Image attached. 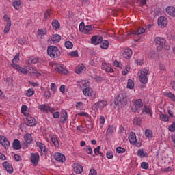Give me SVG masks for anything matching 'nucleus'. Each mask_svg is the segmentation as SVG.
Segmentation results:
<instances>
[{
  "instance_id": "57",
  "label": "nucleus",
  "mask_w": 175,
  "mask_h": 175,
  "mask_svg": "<svg viewBox=\"0 0 175 175\" xmlns=\"http://www.w3.org/2000/svg\"><path fill=\"white\" fill-rule=\"evenodd\" d=\"M37 33H38V35H40L41 36H43V35H46V33H47V31H43V29H39Z\"/></svg>"
},
{
  "instance_id": "20",
  "label": "nucleus",
  "mask_w": 175,
  "mask_h": 175,
  "mask_svg": "<svg viewBox=\"0 0 175 175\" xmlns=\"http://www.w3.org/2000/svg\"><path fill=\"white\" fill-rule=\"evenodd\" d=\"M12 148H14V150H20V148H21L20 140L14 139L12 144Z\"/></svg>"
},
{
  "instance_id": "55",
  "label": "nucleus",
  "mask_w": 175,
  "mask_h": 175,
  "mask_svg": "<svg viewBox=\"0 0 175 175\" xmlns=\"http://www.w3.org/2000/svg\"><path fill=\"white\" fill-rule=\"evenodd\" d=\"M134 124H135V125H140L142 124V120H140V118H135Z\"/></svg>"
},
{
  "instance_id": "37",
  "label": "nucleus",
  "mask_w": 175,
  "mask_h": 175,
  "mask_svg": "<svg viewBox=\"0 0 175 175\" xmlns=\"http://www.w3.org/2000/svg\"><path fill=\"white\" fill-rule=\"evenodd\" d=\"M10 27H12V23H7V25L4 29V33H8V32L10 31Z\"/></svg>"
},
{
  "instance_id": "6",
  "label": "nucleus",
  "mask_w": 175,
  "mask_h": 175,
  "mask_svg": "<svg viewBox=\"0 0 175 175\" xmlns=\"http://www.w3.org/2000/svg\"><path fill=\"white\" fill-rule=\"evenodd\" d=\"M0 144L6 149L10 146V142L6 137L0 135Z\"/></svg>"
},
{
  "instance_id": "63",
  "label": "nucleus",
  "mask_w": 175,
  "mask_h": 175,
  "mask_svg": "<svg viewBox=\"0 0 175 175\" xmlns=\"http://www.w3.org/2000/svg\"><path fill=\"white\" fill-rule=\"evenodd\" d=\"M60 113L59 111L54 112L53 114V118H59Z\"/></svg>"
},
{
  "instance_id": "1",
  "label": "nucleus",
  "mask_w": 175,
  "mask_h": 175,
  "mask_svg": "<svg viewBox=\"0 0 175 175\" xmlns=\"http://www.w3.org/2000/svg\"><path fill=\"white\" fill-rule=\"evenodd\" d=\"M114 103L118 107H124L128 103V96L125 92L120 93L114 100Z\"/></svg>"
},
{
  "instance_id": "39",
  "label": "nucleus",
  "mask_w": 175,
  "mask_h": 175,
  "mask_svg": "<svg viewBox=\"0 0 175 175\" xmlns=\"http://www.w3.org/2000/svg\"><path fill=\"white\" fill-rule=\"evenodd\" d=\"M107 101L106 100H102V101H98V106L100 109H103L105 106H107Z\"/></svg>"
},
{
  "instance_id": "4",
  "label": "nucleus",
  "mask_w": 175,
  "mask_h": 175,
  "mask_svg": "<svg viewBox=\"0 0 175 175\" xmlns=\"http://www.w3.org/2000/svg\"><path fill=\"white\" fill-rule=\"evenodd\" d=\"M83 94L85 96H92V99H95L96 97L95 96V92L92 91V89L90 88H86L83 90Z\"/></svg>"
},
{
  "instance_id": "31",
  "label": "nucleus",
  "mask_w": 175,
  "mask_h": 175,
  "mask_svg": "<svg viewBox=\"0 0 175 175\" xmlns=\"http://www.w3.org/2000/svg\"><path fill=\"white\" fill-rule=\"evenodd\" d=\"M152 131L150 129H146L145 131V136L148 137V139H152Z\"/></svg>"
},
{
  "instance_id": "28",
  "label": "nucleus",
  "mask_w": 175,
  "mask_h": 175,
  "mask_svg": "<svg viewBox=\"0 0 175 175\" xmlns=\"http://www.w3.org/2000/svg\"><path fill=\"white\" fill-rule=\"evenodd\" d=\"M164 96H167V98H170L171 100H173V102H174L175 100V95L173 94L172 92H165L163 93Z\"/></svg>"
},
{
  "instance_id": "35",
  "label": "nucleus",
  "mask_w": 175,
  "mask_h": 175,
  "mask_svg": "<svg viewBox=\"0 0 175 175\" xmlns=\"http://www.w3.org/2000/svg\"><path fill=\"white\" fill-rule=\"evenodd\" d=\"M125 151H126V150L121 146L116 148V152H118V154H124Z\"/></svg>"
},
{
  "instance_id": "12",
  "label": "nucleus",
  "mask_w": 175,
  "mask_h": 175,
  "mask_svg": "<svg viewBox=\"0 0 175 175\" xmlns=\"http://www.w3.org/2000/svg\"><path fill=\"white\" fill-rule=\"evenodd\" d=\"M61 122L62 124H65L66 121H68V112H66V110L63 109L62 110V113H61Z\"/></svg>"
},
{
  "instance_id": "38",
  "label": "nucleus",
  "mask_w": 175,
  "mask_h": 175,
  "mask_svg": "<svg viewBox=\"0 0 175 175\" xmlns=\"http://www.w3.org/2000/svg\"><path fill=\"white\" fill-rule=\"evenodd\" d=\"M65 47L68 49H73V44L70 41H66L65 42Z\"/></svg>"
},
{
  "instance_id": "9",
  "label": "nucleus",
  "mask_w": 175,
  "mask_h": 175,
  "mask_svg": "<svg viewBox=\"0 0 175 175\" xmlns=\"http://www.w3.org/2000/svg\"><path fill=\"white\" fill-rule=\"evenodd\" d=\"M129 140L131 144L135 146L137 143V139H136V133L131 132L129 136Z\"/></svg>"
},
{
  "instance_id": "25",
  "label": "nucleus",
  "mask_w": 175,
  "mask_h": 175,
  "mask_svg": "<svg viewBox=\"0 0 175 175\" xmlns=\"http://www.w3.org/2000/svg\"><path fill=\"white\" fill-rule=\"evenodd\" d=\"M94 154L93 157H96V155H100V157H103V153L100 152V146H98L94 149Z\"/></svg>"
},
{
  "instance_id": "64",
  "label": "nucleus",
  "mask_w": 175,
  "mask_h": 175,
  "mask_svg": "<svg viewBox=\"0 0 175 175\" xmlns=\"http://www.w3.org/2000/svg\"><path fill=\"white\" fill-rule=\"evenodd\" d=\"M4 20H5V21L7 23H12V21L10 20V18H9V16L5 14L3 16Z\"/></svg>"
},
{
  "instance_id": "60",
  "label": "nucleus",
  "mask_w": 175,
  "mask_h": 175,
  "mask_svg": "<svg viewBox=\"0 0 175 175\" xmlns=\"http://www.w3.org/2000/svg\"><path fill=\"white\" fill-rule=\"evenodd\" d=\"M11 66H12L13 68H14V69H16L17 70L20 69V65L16 64V62H12Z\"/></svg>"
},
{
  "instance_id": "27",
  "label": "nucleus",
  "mask_w": 175,
  "mask_h": 175,
  "mask_svg": "<svg viewBox=\"0 0 175 175\" xmlns=\"http://www.w3.org/2000/svg\"><path fill=\"white\" fill-rule=\"evenodd\" d=\"M83 70H85V67L83 66V64L82 66L78 65L75 68V72L77 73L78 75H79V73H81Z\"/></svg>"
},
{
  "instance_id": "11",
  "label": "nucleus",
  "mask_w": 175,
  "mask_h": 175,
  "mask_svg": "<svg viewBox=\"0 0 175 175\" xmlns=\"http://www.w3.org/2000/svg\"><path fill=\"white\" fill-rule=\"evenodd\" d=\"M3 166L7 170L8 173L12 174L13 173V166L10 165V164L8 161H4L3 163Z\"/></svg>"
},
{
  "instance_id": "48",
  "label": "nucleus",
  "mask_w": 175,
  "mask_h": 175,
  "mask_svg": "<svg viewBox=\"0 0 175 175\" xmlns=\"http://www.w3.org/2000/svg\"><path fill=\"white\" fill-rule=\"evenodd\" d=\"M137 32L138 35H142V33H144V32H146V29H144L143 27H139L137 30Z\"/></svg>"
},
{
  "instance_id": "5",
  "label": "nucleus",
  "mask_w": 175,
  "mask_h": 175,
  "mask_svg": "<svg viewBox=\"0 0 175 175\" xmlns=\"http://www.w3.org/2000/svg\"><path fill=\"white\" fill-rule=\"evenodd\" d=\"M143 107V101L142 99H138L135 101V105L132 107L131 110L133 113H136L139 109H142Z\"/></svg>"
},
{
  "instance_id": "47",
  "label": "nucleus",
  "mask_w": 175,
  "mask_h": 175,
  "mask_svg": "<svg viewBox=\"0 0 175 175\" xmlns=\"http://www.w3.org/2000/svg\"><path fill=\"white\" fill-rule=\"evenodd\" d=\"M68 55H70L71 57H79V53L77 51H74L68 53Z\"/></svg>"
},
{
  "instance_id": "10",
  "label": "nucleus",
  "mask_w": 175,
  "mask_h": 175,
  "mask_svg": "<svg viewBox=\"0 0 175 175\" xmlns=\"http://www.w3.org/2000/svg\"><path fill=\"white\" fill-rule=\"evenodd\" d=\"M31 162L33 165H37L39 162V153H32L31 155Z\"/></svg>"
},
{
  "instance_id": "19",
  "label": "nucleus",
  "mask_w": 175,
  "mask_h": 175,
  "mask_svg": "<svg viewBox=\"0 0 175 175\" xmlns=\"http://www.w3.org/2000/svg\"><path fill=\"white\" fill-rule=\"evenodd\" d=\"M55 70L56 72H58V73H63V75H68V72L66 70L65 68L62 66H59V67H56L55 68Z\"/></svg>"
},
{
  "instance_id": "15",
  "label": "nucleus",
  "mask_w": 175,
  "mask_h": 175,
  "mask_svg": "<svg viewBox=\"0 0 175 175\" xmlns=\"http://www.w3.org/2000/svg\"><path fill=\"white\" fill-rule=\"evenodd\" d=\"M166 12L171 17H175V8L173 6H168L166 8Z\"/></svg>"
},
{
  "instance_id": "18",
  "label": "nucleus",
  "mask_w": 175,
  "mask_h": 175,
  "mask_svg": "<svg viewBox=\"0 0 175 175\" xmlns=\"http://www.w3.org/2000/svg\"><path fill=\"white\" fill-rule=\"evenodd\" d=\"M24 140L25 142H27L28 144H31L33 142V139H32V135L30 133L25 134L24 135Z\"/></svg>"
},
{
  "instance_id": "52",
  "label": "nucleus",
  "mask_w": 175,
  "mask_h": 175,
  "mask_svg": "<svg viewBox=\"0 0 175 175\" xmlns=\"http://www.w3.org/2000/svg\"><path fill=\"white\" fill-rule=\"evenodd\" d=\"M141 167L142 169H145L146 170H147V169H148V163H147L146 162H142L141 163Z\"/></svg>"
},
{
  "instance_id": "30",
  "label": "nucleus",
  "mask_w": 175,
  "mask_h": 175,
  "mask_svg": "<svg viewBox=\"0 0 175 175\" xmlns=\"http://www.w3.org/2000/svg\"><path fill=\"white\" fill-rule=\"evenodd\" d=\"M38 109L42 111H49V109H50V106L46 105V104H42L39 106Z\"/></svg>"
},
{
  "instance_id": "59",
  "label": "nucleus",
  "mask_w": 175,
  "mask_h": 175,
  "mask_svg": "<svg viewBox=\"0 0 175 175\" xmlns=\"http://www.w3.org/2000/svg\"><path fill=\"white\" fill-rule=\"evenodd\" d=\"M40 150H41V154H46V146H44V144H42V147H40Z\"/></svg>"
},
{
  "instance_id": "42",
  "label": "nucleus",
  "mask_w": 175,
  "mask_h": 175,
  "mask_svg": "<svg viewBox=\"0 0 175 175\" xmlns=\"http://www.w3.org/2000/svg\"><path fill=\"white\" fill-rule=\"evenodd\" d=\"M50 14H51V10H48L44 13V18L45 20H49L50 19Z\"/></svg>"
},
{
  "instance_id": "32",
  "label": "nucleus",
  "mask_w": 175,
  "mask_h": 175,
  "mask_svg": "<svg viewBox=\"0 0 175 175\" xmlns=\"http://www.w3.org/2000/svg\"><path fill=\"white\" fill-rule=\"evenodd\" d=\"M92 29H94V26H92V25H87L85 27L83 32L88 34V32H90V31H92Z\"/></svg>"
},
{
  "instance_id": "49",
  "label": "nucleus",
  "mask_w": 175,
  "mask_h": 175,
  "mask_svg": "<svg viewBox=\"0 0 175 175\" xmlns=\"http://www.w3.org/2000/svg\"><path fill=\"white\" fill-rule=\"evenodd\" d=\"M85 28V25L84 24V22H81L79 25V31H81V32L84 31V29Z\"/></svg>"
},
{
  "instance_id": "50",
  "label": "nucleus",
  "mask_w": 175,
  "mask_h": 175,
  "mask_svg": "<svg viewBox=\"0 0 175 175\" xmlns=\"http://www.w3.org/2000/svg\"><path fill=\"white\" fill-rule=\"evenodd\" d=\"M51 90L53 91V92L55 93L57 91V85H55L54 83H52L51 84Z\"/></svg>"
},
{
  "instance_id": "36",
  "label": "nucleus",
  "mask_w": 175,
  "mask_h": 175,
  "mask_svg": "<svg viewBox=\"0 0 175 175\" xmlns=\"http://www.w3.org/2000/svg\"><path fill=\"white\" fill-rule=\"evenodd\" d=\"M113 133H114V126H109L107 130V135H111Z\"/></svg>"
},
{
  "instance_id": "34",
  "label": "nucleus",
  "mask_w": 175,
  "mask_h": 175,
  "mask_svg": "<svg viewBox=\"0 0 175 175\" xmlns=\"http://www.w3.org/2000/svg\"><path fill=\"white\" fill-rule=\"evenodd\" d=\"M53 144H54L55 147H59V142H58V139H57V137H52L51 139Z\"/></svg>"
},
{
  "instance_id": "21",
  "label": "nucleus",
  "mask_w": 175,
  "mask_h": 175,
  "mask_svg": "<svg viewBox=\"0 0 175 175\" xmlns=\"http://www.w3.org/2000/svg\"><path fill=\"white\" fill-rule=\"evenodd\" d=\"M52 27L55 31H57V29H59L61 24H59L58 20L55 19L52 21Z\"/></svg>"
},
{
  "instance_id": "56",
  "label": "nucleus",
  "mask_w": 175,
  "mask_h": 175,
  "mask_svg": "<svg viewBox=\"0 0 175 175\" xmlns=\"http://www.w3.org/2000/svg\"><path fill=\"white\" fill-rule=\"evenodd\" d=\"M51 96V94L50 93V91L47 90L44 93V98H46V99H49L50 96Z\"/></svg>"
},
{
  "instance_id": "23",
  "label": "nucleus",
  "mask_w": 175,
  "mask_h": 175,
  "mask_svg": "<svg viewBox=\"0 0 175 175\" xmlns=\"http://www.w3.org/2000/svg\"><path fill=\"white\" fill-rule=\"evenodd\" d=\"M74 170L77 174H80L83 173V166L81 165L77 164L76 167H74Z\"/></svg>"
},
{
  "instance_id": "22",
  "label": "nucleus",
  "mask_w": 175,
  "mask_h": 175,
  "mask_svg": "<svg viewBox=\"0 0 175 175\" xmlns=\"http://www.w3.org/2000/svg\"><path fill=\"white\" fill-rule=\"evenodd\" d=\"M137 155L138 157H140V158H147L148 157V153L144 152L143 149H139L137 151Z\"/></svg>"
},
{
  "instance_id": "33",
  "label": "nucleus",
  "mask_w": 175,
  "mask_h": 175,
  "mask_svg": "<svg viewBox=\"0 0 175 175\" xmlns=\"http://www.w3.org/2000/svg\"><path fill=\"white\" fill-rule=\"evenodd\" d=\"M160 120L161 121H164V122L169 121V120H170V117H169V116L166 114H161Z\"/></svg>"
},
{
  "instance_id": "43",
  "label": "nucleus",
  "mask_w": 175,
  "mask_h": 175,
  "mask_svg": "<svg viewBox=\"0 0 175 175\" xmlns=\"http://www.w3.org/2000/svg\"><path fill=\"white\" fill-rule=\"evenodd\" d=\"M39 59L36 57L30 58L28 59V64H38V61Z\"/></svg>"
},
{
  "instance_id": "26",
  "label": "nucleus",
  "mask_w": 175,
  "mask_h": 175,
  "mask_svg": "<svg viewBox=\"0 0 175 175\" xmlns=\"http://www.w3.org/2000/svg\"><path fill=\"white\" fill-rule=\"evenodd\" d=\"M100 43L101 49H103L104 50H107V49H109V41L105 40Z\"/></svg>"
},
{
  "instance_id": "2",
  "label": "nucleus",
  "mask_w": 175,
  "mask_h": 175,
  "mask_svg": "<svg viewBox=\"0 0 175 175\" xmlns=\"http://www.w3.org/2000/svg\"><path fill=\"white\" fill-rule=\"evenodd\" d=\"M48 55L51 58H58L61 55V52L58 50V47L50 46L47 49Z\"/></svg>"
},
{
  "instance_id": "46",
  "label": "nucleus",
  "mask_w": 175,
  "mask_h": 175,
  "mask_svg": "<svg viewBox=\"0 0 175 175\" xmlns=\"http://www.w3.org/2000/svg\"><path fill=\"white\" fill-rule=\"evenodd\" d=\"M19 57H20V53H16L14 59H12V62H18V61L20 60Z\"/></svg>"
},
{
  "instance_id": "53",
  "label": "nucleus",
  "mask_w": 175,
  "mask_h": 175,
  "mask_svg": "<svg viewBox=\"0 0 175 175\" xmlns=\"http://www.w3.org/2000/svg\"><path fill=\"white\" fill-rule=\"evenodd\" d=\"M14 159H15V161H16L17 162H20V161H22L23 159L21 158V156L18 155V154H14Z\"/></svg>"
},
{
  "instance_id": "58",
  "label": "nucleus",
  "mask_w": 175,
  "mask_h": 175,
  "mask_svg": "<svg viewBox=\"0 0 175 175\" xmlns=\"http://www.w3.org/2000/svg\"><path fill=\"white\" fill-rule=\"evenodd\" d=\"M113 157L114 154H113V152H107V158H108V159H112Z\"/></svg>"
},
{
  "instance_id": "44",
  "label": "nucleus",
  "mask_w": 175,
  "mask_h": 175,
  "mask_svg": "<svg viewBox=\"0 0 175 175\" xmlns=\"http://www.w3.org/2000/svg\"><path fill=\"white\" fill-rule=\"evenodd\" d=\"M143 111L146 113V114H150V116H152V113H151L150 108L148 107H147L146 105H145L144 108H143Z\"/></svg>"
},
{
  "instance_id": "7",
  "label": "nucleus",
  "mask_w": 175,
  "mask_h": 175,
  "mask_svg": "<svg viewBox=\"0 0 175 175\" xmlns=\"http://www.w3.org/2000/svg\"><path fill=\"white\" fill-rule=\"evenodd\" d=\"M91 42L92 44H95V46H97L98 44L103 42V37L100 36H93L91 38Z\"/></svg>"
},
{
  "instance_id": "41",
  "label": "nucleus",
  "mask_w": 175,
  "mask_h": 175,
  "mask_svg": "<svg viewBox=\"0 0 175 175\" xmlns=\"http://www.w3.org/2000/svg\"><path fill=\"white\" fill-rule=\"evenodd\" d=\"M20 5H21V1L20 0H16L12 3L14 9H17V6H20Z\"/></svg>"
},
{
  "instance_id": "54",
  "label": "nucleus",
  "mask_w": 175,
  "mask_h": 175,
  "mask_svg": "<svg viewBox=\"0 0 175 175\" xmlns=\"http://www.w3.org/2000/svg\"><path fill=\"white\" fill-rule=\"evenodd\" d=\"M18 70H20V72L21 73H23L24 75H27L28 73V70H27V68L23 67H20Z\"/></svg>"
},
{
  "instance_id": "45",
  "label": "nucleus",
  "mask_w": 175,
  "mask_h": 175,
  "mask_svg": "<svg viewBox=\"0 0 175 175\" xmlns=\"http://www.w3.org/2000/svg\"><path fill=\"white\" fill-rule=\"evenodd\" d=\"M85 151L89 154H92V148H91L90 146H87L85 148H84Z\"/></svg>"
},
{
  "instance_id": "3",
  "label": "nucleus",
  "mask_w": 175,
  "mask_h": 175,
  "mask_svg": "<svg viewBox=\"0 0 175 175\" xmlns=\"http://www.w3.org/2000/svg\"><path fill=\"white\" fill-rule=\"evenodd\" d=\"M148 75V70L144 68V70H141L139 75V81L142 84H147L148 83V77L147 75Z\"/></svg>"
},
{
  "instance_id": "51",
  "label": "nucleus",
  "mask_w": 175,
  "mask_h": 175,
  "mask_svg": "<svg viewBox=\"0 0 175 175\" xmlns=\"http://www.w3.org/2000/svg\"><path fill=\"white\" fill-rule=\"evenodd\" d=\"M170 132H174L175 131V122H173L172 124L168 128Z\"/></svg>"
},
{
  "instance_id": "24",
  "label": "nucleus",
  "mask_w": 175,
  "mask_h": 175,
  "mask_svg": "<svg viewBox=\"0 0 175 175\" xmlns=\"http://www.w3.org/2000/svg\"><path fill=\"white\" fill-rule=\"evenodd\" d=\"M51 41L54 42V43H59L61 41V36L58 34H54L51 37Z\"/></svg>"
},
{
  "instance_id": "8",
  "label": "nucleus",
  "mask_w": 175,
  "mask_h": 175,
  "mask_svg": "<svg viewBox=\"0 0 175 175\" xmlns=\"http://www.w3.org/2000/svg\"><path fill=\"white\" fill-rule=\"evenodd\" d=\"M158 25L160 28H165L167 25V18H165V16H160L158 18Z\"/></svg>"
},
{
  "instance_id": "16",
  "label": "nucleus",
  "mask_w": 175,
  "mask_h": 175,
  "mask_svg": "<svg viewBox=\"0 0 175 175\" xmlns=\"http://www.w3.org/2000/svg\"><path fill=\"white\" fill-rule=\"evenodd\" d=\"M154 42L157 44L159 46H163L166 43V40L165 38L157 37L154 39Z\"/></svg>"
},
{
  "instance_id": "29",
  "label": "nucleus",
  "mask_w": 175,
  "mask_h": 175,
  "mask_svg": "<svg viewBox=\"0 0 175 175\" xmlns=\"http://www.w3.org/2000/svg\"><path fill=\"white\" fill-rule=\"evenodd\" d=\"M127 88H129V90H133L135 88V82L132 79L128 80Z\"/></svg>"
},
{
  "instance_id": "13",
  "label": "nucleus",
  "mask_w": 175,
  "mask_h": 175,
  "mask_svg": "<svg viewBox=\"0 0 175 175\" xmlns=\"http://www.w3.org/2000/svg\"><path fill=\"white\" fill-rule=\"evenodd\" d=\"M26 120L27 121V125H28V126H35L36 125V120L34 118L27 117L26 118Z\"/></svg>"
},
{
  "instance_id": "61",
  "label": "nucleus",
  "mask_w": 175,
  "mask_h": 175,
  "mask_svg": "<svg viewBox=\"0 0 175 175\" xmlns=\"http://www.w3.org/2000/svg\"><path fill=\"white\" fill-rule=\"evenodd\" d=\"M105 70L108 73H113L114 72V70H113V68L109 66H107V68H105Z\"/></svg>"
},
{
  "instance_id": "40",
  "label": "nucleus",
  "mask_w": 175,
  "mask_h": 175,
  "mask_svg": "<svg viewBox=\"0 0 175 175\" xmlns=\"http://www.w3.org/2000/svg\"><path fill=\"white\" fill-rule=\"evenodd\" d=\"M35 94V90L33 89H28V90L26 92L27 96L31 97L32 95Z\"/></svg>"
},
{
  "instance_id": "62",
  "label": "nucleus",
  "mask_w": 175,
  "mask_h": 175,
  "mask_svg": "<svg viewBox=\"0 0 175 175\" xmlns=\"http://www.w3.org/2000/svg\"><path fill=\"white\" fill-rule=\"evenodd\" d=\"M96 174H98L96 170H95V169L90 170L89 175H96Z\"/></svg>"
},
{
  "instance_id": "17",
  "label": "nucleus",
  "mask_w": 175,
  "mask_h": 175,
  "mask_svg": "<svg viewBox=\"0 0 175 175\" xmlns=\"http://www.w3.org/2000/svg\"><path fill=\"white\" fill-rule=\"evenodd\" d=\"M123 55L124 58H126L127 59L131 58L132 57V49L127 48L124 50Z\"/></svg>"
},
{
  "instance_id": "14",
  "label": "nucleus",
  "mask_w": 175,
  "mask_h": 175,
  "mask_svg": "<svg viewBox=\"0 0 175 175\" xmlns=\"http://www.w3.org/2000/svg\"><path fill=\"white\" fill-rule=\"evenodd\" d=\"M55 159L57 162H65V155L62 153L57 152L55 155Z\"/></svg>"
}]
</instances>
